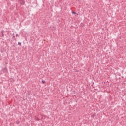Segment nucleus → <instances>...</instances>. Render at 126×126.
I'll return each instance as SVG.
<instances>
[{
	"label": "nucleus",
	"instance_id": "obj_1",
	"mask_svg": "<svg viewBox=\"0 0 126 126\" xmlns=\"http://www.w3.org/2000/svg\"><path fill=\"white\" fill-rule=\"evenodd\" d=\"M19 3H20V4H21V5H24V4H25L24 0H19Z\"/></svg>",
	"mask_w": 126,
	"mask_h": 126
},
{
	"label": "nucleus",
	"instance_id": "obj_2",
	"mask_svg": "<svg viewBox=\"0 0 126 126\" xmlns=\"http://www.w3.org/2000/svg\"><path fill=\"white\" fill-rule=\"evenodd\" d=\"M3 32L4 31H1V33H2V34H1V37H4V34H3Z\"/></svg>",
	"mask_w": 126,
	"mask_h": 126
},
{
	"label": "nucleus",
	"instance_id": "obj_3",
	"mask_svg": "<svg viewBox=\"0 0 126 126\" xmlns=\"http://www.w3.org/2000/svg\"><path fill=\"white\" fill-rule=\"evenodd\" d=\"M3 70H5V71L6 72V71H7V69L6 68H4Z\"/></svg>",
	"mask_w": 126,
	"mask_h": 126
},
{
	"label": "nucleus",
	"instance_id": "obj_4",
	"mask_svg": "<svg viewBox=\"0 0 126 126\" xmlns=\"http://www.w3.org/2000/svg\"><path fill=\"white\" fill-rule=\"evenodd\" d=\"M42 82L43 84H45V83H46V82L45 81H44V80H42Z\"/></svg>",
	"mask_w": 126,
	"mask_h": 126
},
{
	"label": "nucleus",
	"instance_id": "obj_5",
	"mask_svg": "<svg viewBox=\"0 0 126 126\" xmlns=\"http://www.w3.org/2000/svg\"><path fill=\"white\" fill-rule=\"evenodd\" d=\"M72 13L73 14H77H77L76 13V12H72Z\"/></svg>",
	"mask_w": 126,
	"mask_h": 126
},
{
	"label": "nucleus",
	"instance_id": "obj_6",
	"mask_svg": "<svg viewBox=\"0 0 126 126\" xmlns=\"http://www.w3.org/2000/svg\"><path fill=\"white\" fill-rule=\"evenodd\" d=\"M18 45L21 46V42H18Z\"/></svg>",
	"mask_w": 126,
	"mask_h": 126
},
{
	"label": "nucleus",
	"instance_id": "obj_7",
	"mask_svg": "<svg viewBox=\"0 0 126 126\" xmlns=\"http://www.w3.org/2000/svg\"><path fill=\"white\" fill-rule=\"evenodd\" d=\"M16 37H18V34H16Z\"/></svg>",
	"mask_w": 126,
	"mask_h": 126
},
{
	"label": "nucleus",
	"instance_id": "obj_8",
	"mask_svg": "<svg viewBox=\"0 0 126 126\" xmlns=\"http://www.w3.org/2000/svg\"><path fill=\"white\" fill-rule=\"evenodd\" d=\"M15 37V36H13V38H14Z\"/></svg>",
	"mask_w": 126,
	"mask_h": 126
},
{
	"label": "nucleus",
	"instance_id": "obj_9",
	"mask_svg": "<svg viewBox=\"0 0 126 126\" xmlns=\"http://www.w3.org/2000/svg\"><path fill=\"white\" fill-rule=\"evenodd\" d=\"M92 117H93V118H94V115H93Z\"/></svg>",
	"mask_w": 126,
	"mask_h": 126
},
{
	"label": "nucleus",
	"instance_id": "obj_10",
	"mask_svg": "<svg viewBox=\"0 0 126 126\" xmlns=\"http://www.w3.org/2000/svg\"><path fill=\"white\" fill-rule=\"evenodd\" d=\"M93 84H94V82L93 83Z\"/></svg>",
	"mask_w": 126,
	"mask_h": 126
}]
</instances>
